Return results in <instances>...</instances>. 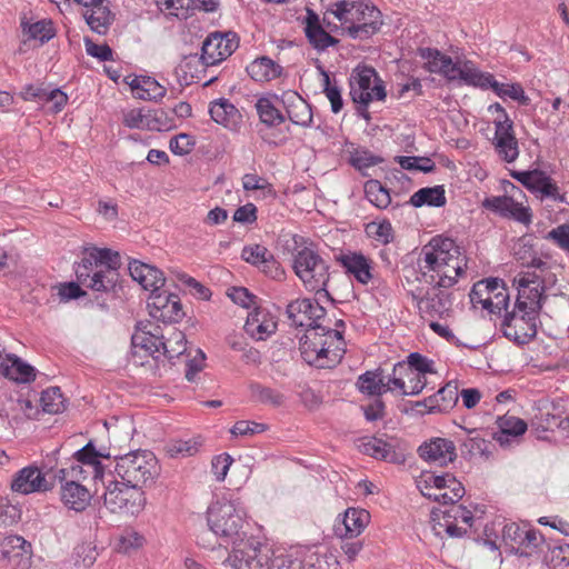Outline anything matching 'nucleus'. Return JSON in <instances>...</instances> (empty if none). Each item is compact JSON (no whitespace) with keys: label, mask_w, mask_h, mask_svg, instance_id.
Segmentation results:
<instances>
[{"label":"nucleus","mask_w":569,"mask_h":569,"mask_svg":"<svg viewBox=\"0 0 569 569\" xmlns=\"http://www.w3.org/2000/svg\"><path fill=\"white\" fill-rule=\"evenodd\" d=\"M226 562L233 569H323V563L331 566L310 549L272 550L242 539L233 547Z\"/></svg>","instance_id":"f257e3e1"},{"label":"nucleus","mask_w":569,"mask_h":569,"mask_svg":"<svg viewBox=\"0 0 569 569\" xmlns=\"http://www.w3.org/2000/svg\"><path fill=\"white\" fill-rule=\"evenodd\" d=\"M419 268L416 278L448 289L466 273L467 258L452 239L437 236L422 247Z\"/></svg>","instance_id":"f03ea898"},{"label":"nucleus","mask_w":569,"mask_h":569,"mask_svg":"<svg viewBox=\"0 0 569 569\" xmlns=\"http://www.w3.org/2000/svg\"><path fill=\"white\" fill-rule=\"evenodd\" d=\"M120 254L111 249H86L74 271L80 284L93 291L109 292L118 282Z\"/></svg>","instance_id":"7ed1b4c3"},{"label":"nucleus","mask_w":569,"mask_h":569,"mask_svg":"<svg viewBox=\"0 0 569 569\" xmlns=\"http://www.w3.org/2000/svg\"><path fill=\"white\" fill-rule=\"evenodd\" d=\"M286 250L292 256V269L309 291L330 297L327 290L329 282V266L322 257L307 243L301 236L293 234L286 241Z\"/></svg>","instance_id":"20e7f679"},{"label":"nucleus","mask_w":569,"mask_h":569,"mask_svg":"<svg viewBox=\"0 0 569 569\" xmlns=\"http://www.w3.org/2000/svg\"><path fill=\"white\" fill-rule=\"evenodd\" d=\"M342 333L321 325L307 329L300 338V353L303 360L319 368L338 363L346 352Z\"/></svg>","instance_id":"39448f33"},{"label":"nucleus","mask_w":569,"mask_h":569,"mask_svg":"<svg viewBox=\"0 0 569 569\" xmlns=\"http://www.w3.org/2000/svg\"><path fill=\"white\" fill-rule=\"evenodd\" d=\"M333 14L352 39H368L382 26L381 12L365 2L340 1L336 3Z\"/></svg>","instance_id":"423d86ee"},{"label":"nucleus","mask_w":569,"mask_h":569,"mask_svg":"<svg viewBox=\"0 0 569 569\" xmlns=\"http://www.w3.org/2000/svg\"><path fill=\"white\" fill-rule=\"evenodd\" d=\"M114 472L121 480L141 490L160 475L157 457L149 450H136L117 458Z\"/></svg>","instance_id":"0eeeda50"},{"label":"nucleus","mask_w":569,"mask_h":569,"mask_svg":"<svg viewBox=\"0 0 569 569\" xmlns=\"http://www.w3.org/2000/svg\"><path fill=\"white\" fill-rule=\"evenodd\" d=\"M443 288L425 282L418 278H407L406 290L422 318L443 319L452 311L450 295Z\"/></svg>","instance_id":"6e6552de"},{"label":"nucleus","mask_w":569,"mask_h":569,"mask_svg":"<svg viewBox=\"0 0 569 569\" xmlns=\"http://www.w3.org/2000/svg\"><path fill=\"white\" fill-rule=\"evenodd\" d=\"M417 488L423 497L442 505L456 503L466 493L463 485L448 472H423L417 481Z\"/></svg>","instance_id":"1a4fd4ad"},{"label":"nucleus","mask_w":569,"mask_h":569,"mask_svg":"<svg viewBox=\"0 0 569 569\" xmlns=\"http://www.w3.org/2000/svg\"><path fill=\"white\" fill-rule=\"evenodd\" d=\"M207 521L210 530L224 542L236 543L240 538L243 518L232 502L211 503L207 511Z\"/></svg>","instance_id":"9d476101"},{"label":"nucleus","mask_w":569,"mask_h":569,"mask_svg":"<svg viewBox=\"0 0 569 569\" xmlns=\"http://www.w3.org/2000/svg\"><path fill=\"white\" fill-rule=\"evenodd\" d=\"M349 84L352 101L365 108L370 102L383 101L387 97L383 81L376 69L369 66L356 67L351 72Z\"/></svg>","instance_id":"9b49d317"},{"label":"nucleus","mask_w":569,"mask_h":569,"mask_svg":"<svg viewBox=\"0 0 569 569\" xmlns=\"http://www.w3.org/2000/svg\"><path fill=\"white\" fill-rule=\"evenodd\" d=\"M539 313L536 309L515 305L511 311L503 315V336L519 346L529 343L537 336Z\"/></svg>","instance_id":"f8f14e48"},{"label":"nucleus","mask_w":569,"mask_h":569,"mask_svg":"<svg viewBox=\"0 0 569 569\" xmlns=\"http://www.w3.org/2000/svg\"><path fill=\"white\" fill-rule=\"evenodd\" d=\"M146 502L142 490L130 483L110 481L103 493V503L111 512L138 513Z\"/></svg>","instance_id":"ddd939ff"},{"label":"nucleus","mask_w":569,"mask_h":569,"mask_svg":"<svg viewBox=\"0 0 569 569\" xmlns=\"http://www.w3.org/2000/svg\"><path fill=\"white\" fill-rule=\"evenodd\" d=\"M73 457L77 460V465L71 466L69 469L59 470L62 479L70 477L84 480L91 476L96 485L100 481L104 486V469L99 459L109 458V455L98 451L92 441H89L84 447L76 451Z\"/></svg>","instance_id":"4468645a"},{"label":"nucleus","mask_w":569,"mask_h":569,"mask_svg":"<svg viewBox=\"0 0 569 569\" xmlns=\"http://www.w3.org/2000/svg\"><path fill=\"white\" fill-rule=\"evenodd\" d=\"M540 273L536 271L520 272L515 279L513 283L517 286V299L515 305L525 309H536L541 311L542 301L548 298L543 295L545 279Z\"/></svg>","instance_id":"2eb2a0df"},{"label":"nucleus","mask_w":569,"mask_h":569,"mask_svg":"<svg viewBox=\"0 0 569 569\" xmlns=\"http://www.w3.org/2000/svg\"><path fill=\"white\" fill-rule=\"evenodd\" d=\"M238 48V38L233 32L209 34L201 47V61L204 66H214L228 57Z\"/></svg>","instance_id":"dca6fc26"},{"label":"nucleus","mask_w":569,"mask_h":569,"mask_svg":"<svg viewBox=\"0 0 569 569\" xmlns=\"http://www.w3.org/2000/svg\"><path fill=\"white\" fill-rule=\"evenodd\" d=\"M523 542L518 543L508 553L517 558V566L519 567H537L543 566L547 548L543 537L537 530H529L528 535L523 536Z\"/></svg>","instance_id":"f3484780"},{"label":"nucleus","mask_w":569,"mask_h":569,"mask_svg":"<svg viewBox=\"0 0 569 569\" xmlns=\"http://www.w3.org/2000/svg\"><path fill=\"white\" fill-rule=\"evenodd\" d=\"M481 206L505 219H511L525 226L532 222V211L525 203L515 202L512 198L492 196L483 199Z\"/></svg>","instance_id":"a211bd4d"},{"label":"nucleus","mask_w":569,"mask_h":569,"mask_svg":"<svg viewBox=\"0 0 569 569\" xmlns=\"http://www.w3.org/2000/svg\"><path fill=\"white\" fill-rule=\"evenodd\" d=\"M286 313L295 327L312 328L326 316V309L316 300L309 298L296 299L288 303Z\"/></svg>","instance_id":"6ab92c4d"},{"label":"nucleus","mask_w":569,"mask_h":569,"mask_svg":"<svg viewBox=\"0 0 569 569\" xmlns=\"http://www.w3.org/2000/svg\"><path fill=\"white\" fill-rule=\"evenodd\" d=\"M61 476L58 472L61 480L60 497L62 503L70 510L83 511L91 500L89 490L79 482L81 479L70 477L62 479Z\"/></svg>","instance_id":"aec40b11"},{"label":"nucleus","mask_w":569,"mask_h":569,"mask_svg":"<svg viewBox=\"0 0 569 569\" xmlns=\"http://www.w3.org/2000/svg\"><path fill=\"white\" fill-rule=\"evenodd\" d=\"M131 343L134 352H137V349H140L151 355L154 360L158 361L160 359V346L162 340L158 326L150 322H139L131 337Z\"/></svg>","instance_id":"412c9836"},{"label":"nucleus","mask_w":569,"mask_h":569,"mask_svg":"<svg viewBox=\"0 0 569 569\" xmlns=\"http://www.w3.org/2000/svg\"><path fill=\"white\" fill-rule=\"evenodd\" d=\"M337 261L361 284H368L373 279V261L360 251L341 253Z\"/></svg>","instance_id":"4be33fe9"},{"label":"nucleus","mask_w":569,"mask_h":569,"mask_svg":"<svg viewBox=\"0 0 569 569\" xmlns=\"http://www.w3.org/2000/svg\"><path fill=\"white\" fill-rule=\"evenodd\" d=\"M418 452L425 461L435 462L440 467L447 466L457 457L455 443L445 438H435L422 443Z\"/></svg>","instance_id":"5701e85b"},{"label":"nucleus","mask_w":569,"mask_h":569,"mask_svg":"<svg viewBox=\"0 0 569 569\" xmlns=\"http://www.w3.org/2000/svg\"><path fill=\"white\" fill-rule=\"evenodd\" d=\"M244 330L256 340H266L276 332L277 322L267 309L256 307L247 317Z\"/></svg>","instance_id":"b1692460"},{"label":"nucleus","mask_w":569,"mask_h":569,"mask_svg":"<svg viewBox=\"0 0 569 569\" xmlns=\"http://www.w3.org/2000/svg\"><path fill=\"white\" fill-rule=\"evenodd\" d=\"M0 376L19 383H29L36 379V369L16 355L0 352Z\"/></svg>","instance_id":"393cba45"},{"label":"nucleus","mask_w":569,"mask_h":569,"mask_svg":"<svg viewBox=\"0 0 569 569\" xmlns=\"http://www.w3.org/2000/svg\"><path fill=\"white\" fill-rule=\"evenodd\" d=\"M370 521V513L365 509L348 508L341 521L335 525V533L340 538L358 537Z\"/></svg>","instance_id":"a878e982"},{"label":"nucleus","mask_w":569,"mask_h":569,"mask_svg":"<svg viewBox=\"0 0 569 569\" xmlns=\"http://www.w3.org/2000/svg\"><path fill=\"white\" fill-rule=\"evenodd\" d=\"M11 489L14 492L28 495L37 491H47L50 489L41 470L37 467H26L16 473Z\"/></svg>","instance_id":"bb28decb"},{"label":"nucleus","mask_w":569,"mask_h":569,"mask_svg":"<svg viewBox=\"0 0 569 569\" xmlns=\"http://www.w3.org/2000/svg\"><path fill=\"white\" fill-rule=\"evenodd\" d=\"M289 120L301 127H310L312 123V110L310 104L295 91L284 92L281 97Z\"/></svg>","instance_id":"cd10ccee"},{"label":"nucleus","mask_w":569,"mask_h":569,"mask_svg":"<svg viewBox=\"0 0 569 569\" xmlns=\"http://www.w3.org/2000/svg\"><path fill=\"white\" fill-rule=\"evenodd\" d=\"M129 272L131 278L144 290L152 292H154L156 289H161L166 282V278L160 269L139 260H132L129 263Z\"/></svg>","instance_id":"c85d7f7f"},{"label":"nucleus","mask_w":569,"mask_h":569,"mask_svg":"<svg viewBox=\"0 0 569 569\" xmlns=\"http://www.w3.org/2000/svg\"><path fill=\"white\" fill-rule=\"evenodd\" d=\"M209 113L214 122L231 131H237L241 127L242 116L228 99L221 98L211 102Z\"/></svg>","instance_id":"c756f323"},{"label":"nucleus","mask_w":569,"mask_h":569,"mask_svg":"<svg viewBox=\"0 0 569 569\" xmlns=\"http://www.w3.org/2000/svg\"><path fill=\"white\" fill-rule=\"evenodd\" d=\"M459 400V390L456 382L449 381L435 395L423 399L428 413H445L453 409Z\"/></svg>","instance_id":"7c9ffc66"},{"label":"nucleus","mask_w":569,"mask_h":569,"mask_svg":"<svg viewBox=\"0 0 569 569\" xmlns=\"http://www.w3.org/2000/svg\"><path fill=\"white\" fill-rule=\"evenodd\" d=\"M83 18L92 31L99 34H106L112 23L113 14L111 13L108 7V1L106 0L97 1L90 4L89 8H86Z\"/></svg>","instance_id":"2f4dec72"},{"label":"nucleus","mask_w":569,"mask_h":569,"mask_svg":"<svg viewBox=\"0 0 569 569\" xmlns=\"http://www.w3.org/2000/svg\"><path fill=\"white\" fill-rule=\"evenodd\" d=\"M383 370L377 368L376 370H368L360 375L357 380L358 390L367 396H381L387 391H392V387L385 381L382 376Z\"/></svg>","instance_id":"473e14b6"},{"label":"nucleus","mask_w":569,"mask_h":569,"mask_svg":"<svg viewBox=\"0 0 569 569\" xmlns=\"http://www.w3.org/2000/svg\"><path fill=\"white\" fill-rule=\"evenodd\" d=\"M161 340L160 358L163 357L169 362H172L174 358H180L187 351L186 335L177 328H170L167 335L161 332Z\"/></svg>","instance_id":"72a5a7b5"},{"label":"nucleus","mask_w":569,"mask_h":569,"mask_svg":"<svg viewBox=\"0 0 569 569\" xmlns=\"http://www.w3.org/2000/svg\"><path fill=\"white\" fill-rule=\"evenodd\" d=\"M359 447L362 453L376 459L393 463H401L403 461L401 455L397 453L390 443L376 437L363 440Z\"/></svg>","instance_id":"f704fd0d"},{"label":"nucleus","mask_w":569,"mask_h":569,"mask_svg":"<svg viewBox=\"0 0 569 569\" xmlns=\"http://www.w3.org/2000/svg\"><path fill=\"white\" fill-rule=\"evenodd\" d=\"M254 108L260 122L269 129L277 128L286 121V116L276 106L272 98L260 97L256 101Z\"/></svg>","instance_id":"c9c22d12"},{"label":"nucleus","mask_w":569,"mask_h":569,"mask_svg":"<svg viewBox=\"0 0 569 569\" xmlns=\"http://www.w3.org/2000/svg\"><path fill=\"white\" fill-rule=\"evenodd\" d=\"M499 431L496 433L495 439L505 446L510 441V438H516L523 435L528 428L527 423L513 416H501L497 419Z\"/></svg>","instance_id":"e433bc0d"},{"label":"nucleus","mask_w":569,"mask_h":569,"mask_svg":"<svg viewBox=\"0 0 569 569\" xmlns=\"http://www.w3.org/2000/svg\"><path fill=\"white\" fill-rule=\"evenodd\" d=\"M131 90L138 99L158 101L166 96V88L150 77H136L130 82Z\"/></svg>","instance_id":"4c0bfd02"},{"label":"nucleus","mask_w":569,"mask_h":569,"mask_svg":"<svg viewBox=\"0 0 569 569\" xmlns=\"http://www.w3.org/2000/svg\"><path fill=\"white\" fill-rule=\"evenodd\" d=\"M447 202L446 190L443 186L425 187L416 191L409 200L415 208L422 206L443 207Z\"/></svg>","instance_id":"58836bf2"},{"label":"nucleus","mask_w":569,"mask_h":569,"mask_svg":"<svg viewBox=\"0 0 569 569\" xmlns=\"http://www.w3.org/2000/svg\"><path fill=\"white\" fill-rule=\"evenodd\" d=\"M282 68L268 57L253 60L248 67V74L259 82H267L278 78Z\"/></svg>","instance_id":"ea45409f"},{"label":"nucleus","mask_w":569,"mask_h":569,"mask_svg":"<svg viewBox=\"0 0 569 569\" xmlns=\"http://www.w3.org/2000/svg\"><path fill=\"white\" fill-rule=\"evenodd\" d=\"M490 295L487 297L488 311L499 316L502 311L508 312L510 296L505 282L498 278H490Z\"/></svg>","instance_id":"a19ab883"},{"label":"nucleus","mask_w":569,"mask_h":569,"mask_svg":"<svg viewBox=\"0 0 569 569\" xmlns=\"http://www.w3.org/2000/svg\"><path fill=\"white\" fill-rule=\"evenodd\" d=\"M30 545L22 537L11 536L4 540L2 556L9 560L20 558L13 566L24 568L29 562V558L23 557V553H28Z\"/></svg>","instance_id":"79ce46f5"},{"label":"nucleus","mask_w":569,"mask_h":569,"mask_svg":"<svg viewBox=\"0 0 569 569\" xmlns=\"http://www.w3.org/2000/svg\"><path fill=\"white\" fill-rule=\"evenodd\" d=\"M365 196L370 203L378 209H386L391 203V196L389 189L386 188L379 180L370 179L366 181Z\"/></svg>","instance_id":"37998d69"},{"label":"nucleus","mask_w":569,"mask_h":569,"mask_svg":"<svg viewBox=\"0 0 569 569\" xmlns=\"http://www.w3.org/2000/svg\"><path fill=\"white\" fill-rule=\"evenodd\" d=\"M513 254L522 266L533 267L540 272L548 269V263L538 257L532 244L519 241L513 249Z\"/></svg>","instance_id":"c03bdc74"},{"label":"nucleus","mask_w":569,"mask_h":569,"mask_svg":"<svg viewBox=\"0 0 569 569\" xmlns=\"http://www.w3.org/2000/svg\"><path fill=\"white\" fill-rule=\"evenodd\" d=\"M488 89H491L500 98L509 97L510 99L518 101L520 104L527 106L530 101L526 96L523 88L519 83H500L495 77L488 82Z\"/></svg>","instance_id":"a18cd8bd"},{"label":"nucleus","mask_w":569,"mask_h":569,"mask_svg":"<svg viewBox=\"0 0 569 569\" xmlns=\"http://www.w3.org/2000/svg\"><path fill=\"white\" fill-rule=\"evenodd\" d=\"M462 77L461 81L465 84L477 87L483 90L488 89V82L491 80L492 74L489 72L480 71L472 61L462 62Z\"/></svg>","instance_id":"49530a36"},{"label":"nucleus","mask_w":569,"mask_h":569,"mask_svg":"<svg viewBox=\"0 0 569 569\" xmlns=\"http://www.w3.org/2000/svg\"><path fill=\"white\" fill-rule=\"evenodd\" d=\"M21 27L30 39L39 40L41 43L48 42L56 36V29L51 20L42 19L34 23L22 21Z\"/></svg>","instance_id":"de8ad7c7"},{"label":"nucleus","mask_w":569,"mask_h":569,"mask_svg":"<svg viewBox=\"0 0 569 569\" xmlns=\"http://www.w3.org/2000/svg\"><path fill=\"white\" fill-rule=\"evenodd\" d=\"M251 397L254 401L280 407L284 402V396L279 391L259 383L250 385Z\"/></svg>","instance_id":"09e8293b"},{"label":"nucleus","mask_w":569,"mask_h":569,"mask_svg":"<svg viewBox=\"0 0 569 569\" xmlns=\"http://www.w3.org/2000/svg\"><path fill=\"white\" fill-rule=\"evenodd\" d=\"M64 399L60 388L50 387L42 391L40 402L44 412L56 415L64 409Z\"/></svg>","instance_id":"8fccbe9b"},{"label":"nucleus","mask_w":569,"mask_h":569,"mask_svg":"<svg viewBox=\"0 0 569 569\" xmlns=\"http://www.w3.org/2000/svg\"><path fill=\"white\" fill-rule=\"evenodd\" d=\"M366 232L382 244L392 242L395 238V231L389 220L369 222L366 226Z\"/></svg>","instance_id":"3c124183"},{"label":"nucleus","mask_w":569,"mask_h":569,"mask_svg":"<svg viewBox=\"0 0 569 569\" xmlns=\"http://www.w3.org/2000/svg\"><path fill=\"white\" fill-rule=\"evenodd\" d=\"M528 529L526 526H520L518 523L511 522L503 527L502 539L506 547V552L511 551L516 545L523 542V536L528 535Z\"/></svg>","instance_id":"603ef678"},{"label":"nucleus","mask_w":569,"mask_h":569,"mask_svg":"<svg viewBox=\"0 0 569 569\" xmlns=\"http://www.w3.org/2000/svg\"><path fill=\"white\" fill-rule=\"evenodd\" d=\"M320 73L323 81V92L331 103V110L333 113L341 111L343 107V100L341 97V90L336 86L331 84L329 72L323 68L319 67Z\"/></svg>","instance_id":"864d4df0"},{"label":"nucleus","mask_w":569,"mask_h":569,"mask_svg":"<svg viewBox=\"0 0 569 569\" xmlns=\"http://www.w3.org/2000/svg\"><path fill=\"white\" fill-rule=\"evenodd\" d=\"M496 152L506 162H513L519 156L518 140L515 137L509 139H499L493 142Z\"/></svg>","instance_id":"5fc2aeb1"},{"label":"nucleus","mask_w":569,"mask_h":569,"mask_svg":"<svg viewBox=\"0 0 569 569\" xmlns=\"http://www.w3.org/2000/svg\"><path fill=\"white\" fill-rule=\"evenodd\" d=\"M419 54L422 59L427 60L428 70L435 73H441L446 67L445 60H448V56L441 53L437 49L421 48Z\"/></svg>","instance_id":"6e6d98bb"},{"label":"nucleus","mask_w":569,"mask_h":569,"mask_svg":"<svg viewBox=\"0 0 569 569\" xmlns=\"http://www.w3.org/2000/svg\"><path fill=\"white\" fill-rule=\"evenodd\" d=\"M183 316L184 312L182 310L180 299L176 295L173 298H171L170 302L167 303V306L156 315L154 319L161 320L166 323H171L178 322L183 318Z\"/></svg>","instance_id":"4d7b16f0"},{"label":"nucleus","mask_w":569,"mask_h":569,"mask_svg":"<svg viewBox=\"0 0 569 569\" xmlns=\"http://www.w3.org/2000/svg\"><path fill=\"white\" fill-rule=\"evenodd\" d=\"M173 127V119L169 118L162 109L148 110L147 130L167 131Z\"/></svg>","instance_id":"13d9d810"},{"label":"nucleus","mask_w":569,"mask_h":569,"mask_svg":"<svg viewBox=\"0 0 569 569\" xmlns=\"http://www.w3.org/2000/svg\"><path fill=\"white\" fill-rule=\"evenodd\" d=\"M413 371L407 362L400 361L393 366L392 375L389 377L387 383L392 387V390H405L408 377H411Z\"/></svg>","instance_id":"bf43d9fd"},{"label":"nucleus","mask_w":569,"mask_h":569,"mask_svg":"<svg viewBox=\"0 0 569 569\" xmlns=\"http://www.w3.org/2000/svg\"><path fill=\"white\" fill-rule=\"evenodd\" d=\"M545 563L551 569H558L561 567H569V545H562L555 547L549 550V555H546Z\"/></svg>","instance_id":"052dcab7"},{"label":"nucleus","mask_w":569,"mask_h":569,"mask_svg":"<svg viewBox=\"0 0 569 569\" xmlns=\"http://www.w3.org/2000/svg\"><path fill=\"white\" fill-rule=\"evenodd\" d=\"M179 282H181L186 288L190 290V292L199 299L208 300L211 297V291L209 288L204 287L194 278L188 276L184 272H177L176 274Z\"/></svg>","instance_id":"680f3d73"},{"label":"nucleus","mask_w":569,"mask_h":569,"mask_svg":"<svg viewBox=\"0 0 569 569\" xmlns=\"http://www.w3.org/2000/svg\"><path fill=\"white\" fill-rule=\"evenodd\" d=\"M490 278L478 281L477 283L473 284L469 293L470 301L473 305V307L480 305L483 309L488 310L487 297H489L490 295Z\"/></svg>","instance_id":"e2e57ef3"},{"label":"nucleus","mask_w":569,"mask_h":569,"mask_svg":"<svg viewBox=\"0 0 569 569\" xmlns=\"http://www.w3.org/2000/svg\"><path fill=\"white\" fill-rule=\"evenodd\" d=\"M270 256V251L261 244L247 246L242 249L241 257L244 261L257 266L258 268L264 263Z\"/></svg>","instance_id":"0e129e2a"},{"label":"nucleus","mask_w":569,"mask_h":569,"mask_svg":"<svg viewBox=\"0 0 569 569\" xmlns=\"http://www.w3.org/2000/svg\"><path fill=\"white\" fill-rule=\"evenodd\" d=\"M450 507L443 511L442 519L461 521L468 527L472 526L473 513L462 505L449 503Z\"/></svg>","instance_id":"69168bd1"},{"label":"nucleus","mask_w":569,"mask_h":569,"mask_svg":"<svg viewBox=\"0 0 569 569\" xmlns=\"http://www.w3.org/2000/svg\"><path fill=\"white\" fill-rule=\"evenodd\" d=\"M307 38L313 48L320 51L338 43V39L330 36L322 27L310 31Z\"/></svg>","instance_id":"338daca9"},{"label":"nucleus","mask_w":569,"mask_h":569,"mask_svg":"<svg viewBox=\"0 0 569 569\" xmlns=\"http://www.w3.org/2000/svg\"><path fill=\"white\" fill-rule=\"evenodd\" d=\"M546 238L553 241L560 249L569 252V222L551 229Z\"/></svg>","instance_id":"774afa93"}]
</instances>
